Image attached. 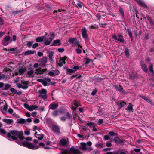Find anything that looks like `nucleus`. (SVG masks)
<instances>
[{
    "label": "nucleus",
    "mask_w": 154,
    "mask_h": 154,
    "mask_svg": "<svg viewBox=\"0 0 154 154\" xmlns=\"http://www.w3.org/2000/svg\"><path fill=\"white\" fill-rule=\"evenodd\" d=\"M8 108V105L6 103H5L2 107V108L1 109V111L2 113L4 114V112L7 111Z\"/></svg>",
    "instance_id": "nucleus-22"
},
{
    "label": "nucleus",
    "mask_w": 154,
    "mask_h": 154,
    "mask_svg": "<svg viewBox=\"0 0 154 154\" xmlns=\"http://www.w3.org/2000/svg\"><path fill=\"white\" fill-rule=\"evenodd\" d=\"M125 30H126V31L127 32H128V33L129 35H130L132 34V33H131V29H125Z\"/></svg>",
    "instance_id": "nucleus-60"
},
{
    "label": "nucleus",
    "mask_w": 154,
    "mask_h": 154,
    "mask_svg": "<svg viewBox=\"0 0 154 154\" xmlns=\"http://www.w3.org/2000/svg\"><path fill=\"white\" fill-rule=\"evenodd\" d=\"M45 36H42L37 38L36 39V41L37 42H41L43 41L44 38Z\"/></svg>",
    "instance_id": "nucleus-28"
},
{
    "label": "nucleus",
    "mask_w": 154,
    "mask_h": 154,
    "mask_svg": "<svg viewBox=\"0 0 154 154\" xmlns=\"http://www.w3.org/2000/svg\"><path fill=\"white\" fill-rule=\"evenodd\" d=\"M34 136H35L39 140H42L43 139V134H38L37 132H35V133Z\"/></svg>",
    "instance_id": "nucleus-25"
},
{
    "label": "nucleus",
    "mask_w": 154,
    "mask_h": 154,
    "mask_svg": "<svg viewBox=\"0 0 154 154\" xmlns=\"http://www.w3.org/2000/svg\"><path fill=\"white\" fill-rule=\"evenodd\" d=\"M153 65L151 63L149 64V71L151 72H153Z\"/></svg>",
    "instance_id": "nucleus-42"
},
{
    "label": "nucleus",
    "mask_w": 154,
    "mask_h": 154,
    "mask_svg": "<svg viewBox=\"0 0 154 154\" xmlns=\"http://www.w3.org/2000/svg\"><path fill=\"white\" fill-rule=\"evenodd\" d=\"M91 61V60L89 59H87L86 60V61L85 63V64H88Z\"/></svg>",
    "instance_id": "nucleus-62"
},
{
    "label": "nucleus",
    "mask_w": 154,
    "mask_h": 154,
    "mask_svg": "<svg viewBox=\"0 0 154 154\" xmlns=\"http://www.w3.org/2000/svg\"><path fill=\"white\" fill-rule=\"evenodd\" d=\"M8 112L11 114H12L14 112L13 110L11 108L8 109Z\"/></svg>",
    "instance_id": "nucleus-52"
},
{
    "label": "nucleus",
    "mask_w": 154,
    "mask_h": 154,
    "mask_svg": "<svg viewBox=\"0 0 154 154\" xmlns=\"http://www.w3.org/2000/svg\"><path fill=\"white\" fill-rule=\"evenodd\" d=\"M128 109L129 111H133V105L131 103H129L128 106Z\"/></svg>",
    "instance_id": "nucleus-35"
},
{
    "label": "nucleus",
    "mask_w": 154,
    "mask_h": 154,
    "mask_svg": "<svg viewBox=\"0 0 154 154\" xmlns=\"http://www.w3.org/2000/svg\"><path fill=\"white\" fill-rule=\"evenodd\" d=\"M110 138V137L109 136L106 135L104 136L103 139L105 140H109Z\"/></svg>",
    "instance_id": "nucleus-53"
},
{
    "label": "nucleus",
    "mask_w": 154,
    "mask_h": 154,
    "mask_svg": "<svg viewBox=\"0 0 154 154\" xmlns=\"http://www.w3.org/2000/svg\"><path fill=\"white\" fill-rule=\"evenodd\" d=\"M10 85L8 84H6L4 85L3 88H2V90H7L10 87Z\"/></svg>",
    "instance_id": "nucleus-34"
},
{
    "label": "nucleus",
    "mask_w": 154,
    "mask_h": 154,
    "mask_svg": "<svg viewBox=\"0 0 154 154\" xmlns=\"http://www.w3.org/2000/svg\"><path fill=\"white\" fill-rule=\"evenodd\" d=\"M108 134L110 136H115L116 135V134L114 132L112 131L109 132L108 133Z\"/></svg>",
    "instance_id": "nucleus-56"
},
{
    "label": "nucleus",
    "mask_w": 154,
    "mask_h": 154,
    "mask_svg": "<svg viewBox=\"0 0 154 154\" xmlns=\"http://www.w3.org/2000/svg\"><path fill=\"white\" fill-rule=\"evenodd\" d=\"M58 106V103L55 104L54 103H51L49 106V109L54 110L57 108Z\"/></svg>",
    "instance_id": "nucleus-15"
},
{
    "label": "nucleus",
    "mask_w": 154,
    "mask_h": 154,
    "mask_svg": "<svg viewBox=\"0 0 154 154\" xmlns=\"http://www.w3.org/2000/svg\"><path fill=\"white\" fill-rule=\"evenodd\" d=\"M55 35L54 33H52L50 35L49 38L47 39L44 42V44L46 45H49L54 38Z\"/></svg>",
    "instance_id": "nucleus-7"
},
{
    "label": "nucleus",
    "mask_w": 154,
    "mask_h": 154,
    "mask_svg": "<svg viewBox=\"0 0 154 154\" xmlns=\"http://www.w3.org/2000/svg\"><path fill=\"white\" fill-rule=\"evenodd\" d=\"M73 104L74 105V106H76L72 107V109H73V110H75L77 109V107L80 105L79 102L75 100L74 101L73 103Z\"/></svg>",
    "instance_id": "nucleus-19"
},
{
    "label": "nucleus",
    "mask_w": 154,
    "mask_h": 154,
    "mask_svg": "<svg viewBox=\"0 0 154 154\" xmlns=\"http://www.w3.org/2000/svg\"><path fill=\"white\" fill-rule=\"evenodd\" d=\"M60 142L61 145L63 146L66 145L67 144V140L65 139H61L60 140Z\"/></svg>",
    "instance_id": "nucleus-20"
},
{
    "label": "nucleus",
    "mask_w": 154,
    "mask_h": 154,
    "mask_svg": "<svg viewBox=\"0 0 154 154\" xmlns=\"http://www.w3.org/2000/svg\"><path fill=\"white\" fill-rule=\"evenodd\" d=\"M106 154H118V153L116 152H107Z\"/></svg>",
    "instance_id": "nucleus-64"
},
{
    "label": "nucleus",
    "mask_w": 154,
    "mask_h": 154,
    "mask_svg": "<svg viewBox=\"0 0 154 154\" xmlns=\"http://www.w3.org/2000/svg\"><path fill=\"white\" fill-rule=\"evenodd\" d=\"M114 87L116 89V91L120 92L122 94H125V91L123 90L122 87L120 85H115Z\"/></svg>",
    "instance_id": "nucleus-12"
},
{
    "label": "nucleus",
    "mask_w": 154,
    "mask_h": 154,
    "mask_svg": "<svg viewBox=\"0 0 154 154\" xmlns=\"http://www.w3.org/2000/svg\"><path fill=\"white\" fill-rule=\"evenodd\" d=\"M33 43V42H30V41H28L27 42V45L29 47H30L32 45V43Z\"/></svg>",
    "instance_id": "nucleus-51"
},
{
    "label": "nucleus",
    "mask_w": 154,
    "mask_h": 154,
    "mask_svg": "<svg viewBox=\"0 0 154 154\" xmlns=\"http://www.w3.org/2000/svg\"><path fill=\"white\" fill-rule=\"evenodd\" d=\"M5 77V75L4 74H2L0 75V80L4 79Z\"/></svg>",
    "instance_id": "nucleus-63"
},
{
    "label": "nucleus",
    "mask_w": 154,
    "mask_h": 154,
    "mask_svg": "<svg viewBox=\"0 0 154 154\" xmlns=\"http://www.w3.org/2000/svg\"><path fill=\"white\" fill-rule=\"evenodd\" d=\"M80 147L81 149L83 150L87 149V146L86 143H81Z\"/></svg>",
    "instance_id": "nucleus-26"
},
{
    "label": "nucleus",
    "mask_w": 154,
    "mask_h": 154,
    "mask_svg": "<svg viewBox=\"0 0 154 154\" xmlns=\"http://www.w3.org/2000/svg\"><path fill=\"white\" fill-rule=\"evenodd\" d=\"M60 40L59 39L56 40L54 41L53 44H52L51 46H57L60 45Z\"/></svg>",
    "instance_id": "nucleus-23"
},
{
    "label": "nucleus",
    "mask_w": 154,
    "mask_h": 154,
    "mask_svg": "<svg viewBox=\"0 0 154 154\" xmlns=\"http://www.w3.org/2000/svg\"><path fill=\"white\" fill-rule=\"evenodd\" d=\"M52 71L53 72L54 75V76L58 75L60 73V72L57 69H56L55 70H52Z\"/></svg>",
    "instance_id": "nucleus-38"
},
{
    "label": "nucleus",
    "mask_w": 154,
    "mask_h": 154,
    "mask_svg": "<svg viewBox=\"0 0 154 154\" xmlns=\"http://www.w3.org/2000/svg\"><path fill=\"white\" fill-rule=\"evenodd\" d=\"M2 44L3 45L6 46L8 45V42L3 40L2 42Z\"/></svg>",
    "instance_id": "nucleus-55"
},
{
    "label": "nucleus",
    "mask_w": 154,
    "mask_h": 154,
    "mask_svg": "<svg viewBox=\"0 0 154 154\" xmlns=\"http://www.w3.org/2000/svg\"><path fill=\"white\" fill-rule=\"evenodd\" d=\"M126 104V103L124 102V101H122V102L120 103L119 104V106L120 107H122L123 106L125 105Z\"/></svg>",
    "instance_id": "nucleus-45"
},
{
    "label": "nucleus",
    "mask_w": 154,
    "mask_h": 154,
    "mask_svg": "<svg viewBox=\"0 0 154 154\" xmlns=\"http://www.w3.org/2000/svg\"><path fill=\"white\" fill-rule=\"evenodd\" d=\"M73 70H74V72L75 71H76L78 70L79 69V67L78 66H75L73 67Z\"/></svg>",
    "instance_id": "nucleus-54"
},
{
    "label": "nucleus",
    "mask_w": 154,
    "mask_h": 154,
    "mask_svg": "<svg viewBox=\"0 0 154 154\" xmlns=\"http://www.w3.org/2000/svg\"><path fill=\"white\" fill-rule=\"evenodd\" d=\"M118 36L119 38H118V41L123 43L125 41L124 38L120 34H119L118 35Z\"/></svg>",
    "instance_id": "nucleus-27"
},
{
    "label": "nucleus",
    "mask_w": 154,
    "mask_h": 154,
    "mask_svg": "<svg viewBox=\"0 0 154 154\" xmlns=\"http://www.w3.org/2000/svg\"><path fill=\"white\" fill-rule=\"evenodd\" d=\"M97 26L96 25H91L89 27V28L90 29H94L97 28Z\"/></svg>",
    "instance_id": "nucleus-41"
},
{
    "label": "nucleus",
    "mask_w": 154,
    "mask_h": 154,
    "mask_svg": "<svg viewBox=\"0 0 154 154\" xmlns=\"http://www.w3.org/2000/svg\"><path fill=\"white\" fill-rule=\"evenodd\" d=\"M24 107L29 111H32L33 110H36L38 107L36 105H32L29 106L26 103H25L24 105Z\"/></svg>",
    "instance_id": "nucleus-6"
},
{
    "label": "nucleus",
    "mask_w": 154,
    "mask_h": 154,
    "mask_svg": "<svg viewBox=\"0 0 154 154\" xmlns=\"http://www.w3.org/2000/svg\"><path fill=\"white\" fill-rule=\"evenodd\" d=\"M40 120L39 119H36L33 120V122L34 123H39Z\"/></svg>",
    "instance_id": "nucleus-59"
},
{
    "label": "nucleus",
    "mask_w": 154,
    "mask_h": 154,
    "mask_svg": "<svg viewBox=\"0 0 154 154\" xmlns=\"http://www.w3.org/2000/svg\"><path fill=\"white\" fill-rule=\"evenodd\" d=\"M146 17H147V18L148 19V20L150 22V24L151 25H154V23L153 21V20H152V19L148 15H146Z\"/></svg>",
    "instance_id": "nucleus-30"
},
{
    "label": "nucleus",
    "mask_w": 154,
    "mask_h": 154,
    "mask_svg": "<svg viewBox=\"0 0 154 154\" xmlns=\"http://www.w3.org/2000/svg\"><path fill=\"white\" fill-rule=\"evenodd\" d=\"M26 71V67L21 66L18 69V73L17 75H21L23 74Z\"/></svg>",
    "instance_id": "nucleus-8"
},
{
    "label": "nucleus",
    "mask_w": 154,
    "mask_h": 154,
    "mask_svg": "<svg viewBox=\"0 0 154 154\" xmlns=\"http://www.w3.org/2000/svg\"><path fill=\"white\" fill-rule=\"evenodd\" d=\"M81 75H79L78 74H75L71 76V78L72 79L73 78H79L81 77Z\"/></svg>",
    "instance_id": "nucleus-36"
},
{
    "label": "nucleus",
    "mask_w": 154,
    "mask_h": 154,
    "mask_svg": "<svg viewBox=\"0 0 154 154\" xmlns=\"http://www.w3.org/2000/svg\"><path fill=\"white\" fill-rule=\"evenodd\" d=\"M37 81L41 83L43 85L45 86L47 85V82H50L51 81V79L48 78H45L43 79H38Z\"/></svg>",
    "instance_id": "nucleus-5"
},
{
    "label": "nucleus",
    "mask_w": 154,
    "mask_h": 154,
    "mask_svg": "<svg viewBox=\"0 0 154 154\" xmlns=\"http://www.w3.org/2000/svg\"><path fill=\"white\" fill-rule=\"evenodd\" d=\"M119 11L121 14L122 16L123 17H124V11L123 9L122 8H120L119 9Z\"/></svg>",
    "instance_id": "nucleus-48"
},
{
    "label": "nucleus",
    "mask_w": 154,
    "mask_h": 154,
    "mask_svg": "<svg viewBox=\"0 0 154 154\" xmlns=\"http://www.w3.org/2000/svg\"><path fill=\"white\" fill-rule=\"evenodd\" d=\"M67 58L66 56H64L62 58L60 59L59 62L57 63V64L60 67L62 66L64 64H65V60Z\"/></svg>",
    "instance_id": "nucleus-10"
},
{
    "label": "nucleus",
    "mask_w": 154,
    "mask_h": 154,
    "mask_svg": "<svg viewBox=\"0 0 154 154\" xmlns=\"http://www.w3.org/2000/svg\"><path fill=\"white\" fill-rule=\"evenodd\" d=\"M34 72L33 70H30L28 72L27 74L29 75V77H32L34 76L33 75Z\"/></svg>",
    "instance_id": "nucleus-31"
},
{
    "label": "nucleus",
    "mask_w": 154,
    "mask_h": 154,
    "mask_svg": "<svg viewBox=\"0 0 154 154\" xmlns=\"http://www.w3.org/2000/svg\"><path fill=\"white\" fill-rule=\"evenodd\" d=\"M97 90H94L91 93V94L92 96L95 95L97 92Z\"/></svg>",
    "instance_id": "nucleus-57"
},
{
    "label": "nucleus",
    "mask_w": 154,
    "mask_h": 154,
    "mask_svg": "<svg viewBox=\"0 0 154 154\" xmlns=\"http://www.w3.org/2000/svg\"><path fill=\"white\" fill-rule=\"evenodd\" d=\"M95 146L97 147L101 148L103 147V145L102 144L98 143L95 145Z\"/></svg>",
    "instance_id": "nucleus-46"
},
{
    "label": "nucleus",
    "mask_w": 154,
    "mask_h": 154,
    "mask_svg": "<svg viewBox=\"0 0 154 154\" xmlns=\"http://www.w3.org/2000/svg\"><path fill=\"white\" fill-rule=\"evenodd\" d=\"M52 130L55 132L58 133L59 132L60 130L58 127L56 125H53L52 126Z\"/></svg>",
    "instance_id": "nucleus-21"
},
{
    "label": "nucleus",
    "mask_w": 154,
    "mask_h": 154,
    "mask_svg": "<svg viewBox=\"0 0 154 154\" xmlns=\"http://www.w3.org/2000/svg\"><path fill=\"white\" fill-rule=\"evenodd\" d=\"M46 70L47 69H38L36 70L35 73L37 75H42L43 74Z\"/></svg>",
    "instance_id": "nucleus-14"
},
{
    "label": "nucleus",
    "mask_w": 154,
    "mask_h": 154,
    "mask_svg": "<svg viewBox=\"0 0 154 154\" xmlns=\"http://www.w3.org/2000/svg\"><path fill=\"white\" fill-rule=\"evenodd\" d=\"M53 55V52L51 51L49 52L48 57L50 60H53L52 57Z\"/></svg>",
    "instance_id": "nucleus-39"
},
{
    "label": "nucleus",
    "mask_w": 154,
    "mask_h": 154,
    "mask_svg": "<svg viewBox=\"0 0 154 154\" xmlns=\"http://www.w3.org/2000/svg\"><path fill=\"white\" fill-rule=\"evenodd\" d=\"M125 54L127 57V58L129 57V51H128V49L127 48H126L125 49Z\"/></svg>",
    "instance_id": "nucleus-37"
},
{
    "label": "nucleus",
    "mask_w": 154,
    "mask_h": 154,
    "mask_svg": "<svg viewBox=\"0 0 154 154\" xmlns=\"http://www.w3.org/2000/svg\"><path fill=\"white\" fill-rule=\"evenodd\" d=\"M52 114L53 116H56L58 115V112L57 110H56L54 111L52 113Z\"/></svg>",
    "instance_id": "nucleus-47"
},
{
    "label": "nucleus",
    "mask_w": 154,
    "mask_h": 154,
    "mask_svg": "<svg viewBox=\"0 0 154 154\" xmlns=\"http://www.w3.org/2000/svg\"><path fill=\"white\" fill-rule=\"evenodd\" d=\"M139 96L140 97L144 99L145 100H146L148 102L149 101V99H148L146 97H145V96H144L143 95H140Z\"/></svg>",
    "instance_id": "nucleus-40"
},
{
    "label": "nucleus",
    "mask_w": 154,
    "mask_h": 154,
    "mask_svg": "<svg viewBox=\"0 0 154 154\" xmlns=\"http://www.w3.org/2000/svg\"><path fill=\"white\" fill-rule=\"evenodd\" d=\"M23 134L22 132L16 130H12L7 134L8 140L10 141L12 140H15L18 138L19 140L16 141L18 144L31 149L35 150L38 149L39 147L38 145H34L33 143L26 141L23 142L22 140L24 139Z\"/></svg>",
    "instance_id": "nucleus-1"
},
{
    "label": "nucleus",
    "mask_w": 154,
    "mask_h": 154,
    "mask_svg": "<svg viewBox=\"0 0 154 154\" xmlns=\"http://www.w3.org/2000/svg\"><path fill=\"white\" fill-rule=\"evenodd\" d=\"M135 1L142 7H143L144 8H147V6L144 2L141 0H135Z\"/></svg>",
    "instance_id": "nucleus-18"
},
{
    "label": "nucleus",
    "mask_w": 154,
    "mask_h": 154,
    "mask_svg": "<svg viewBox=\"0 0 154 154\" xmlns=\"http://www.w3.org/2000/svg\"><path fill=\"white\" fill-rule=\"evenodd\" d=\"M18 122L20 124H25L26 123V120L24 119H20Z\"/></svg>",
    "instance_id": "nucleus-32"
},
{
    "label": "nucleus",
    "mask_w": 154,
    "mask_h": 154,
    "mask_svg": "<svg viewBox=\"0 0 154 154\" xmlns=\"http://www.w3.org/2000/svg\"><path fill=\"white\" fill-rule=\"evenodd\" d=\"M92 154H99V152L97 150H94L92 152Z\"/></svg>",
    "instance_id": "nucleus-61"
},
{
    "label": "nucleus",
    "mask_w": 154,
    "mask_h": 154,
    "mask_svg": "<svg viewBox=\"0 0 154 154\" xmlns=\"http://www.w3.org/2000/svg\"><path fill=\"white\" fill-rule=\"evenodd\" d=\"M35 51L34 50H29L26 51L24 53L25 55H28L30 54H32L34 53Z\"/></svg>",
    "instance_id": "nucleus-24"
},
{
    "label": "nucleus",
    "mask_w": 154,
    "mask_h": 154,
    "mask_svg": "<svg viewBox=\"0 0 154 154\" xmlns=\"http://www.w3.org/2000/svg\"><path fill=\"white\" fill-rule=\"evenodd\" d=\"M114 140L117 143L120 144L122 145L124 143L123 141L121 140L119 137H116L114 138Z\"/></svg>",
    "instance_id": "nucleus-17"
},
{
    "label": "nucleus",
    "mask_w": 154,
    "mask_h": 154,
    "mask_svg": "<svg viewBox=\"0 0 154 154\" xmlns=\"http://www.w3.org/2000/svg\"><path fill=\"white\" fill-rule=\"evenodd\" d=\"M76 51L77 53L80 54L82 52V50L81 49L77 48L76 49Z\"/></svg>",
    "instance_id": "nucleus-50"
},
{
    "label": "nucleus",
    "mask_w": 154,
    "mask_h": 154,
    "mask_svg": "<svg viewBox=\"0 0 154 154\" xmlns=\"http://www.w3.org/2000/svg\"><path fill=\"white\" fill-rule=\"evenodd\" d=\"M2 124L0 122V128L1 127ZM0 132L3 134H6V131L5 129L2 128H0Z\"/></svg>",
    "instance_id": "nucleus-33"
},
{
    "label": "nucleus",
    "mask_w": 154,
    "mask_h": 154,
    "mask_svg": "<svg viewBox=\"0 0 154 154\" xmlns=\"http://www.w3.org/2000/svg\"><path fill=\"white\" fill-rule=\"evenodd\" d=\"M49 75L54 76V73H53V72L52 71H50L48 73Z\"/></svg>",
    "instance_id": "nucleus-58"
},
{
    "label": "nucleus",
    "mask_w": 154,
    "mask_h": 154,
    "mask_svg": "<svg viewBox=\"0 0 154 154\" xmlns=\"http://www.w3.org/2000/svg\"><path fill=\"white\" fill-rule=\"evenodd\" d=\"M10 39V37L8 35L6 36H5L4 38V40L8 42Z\"/></svg>",
    "instance_id": "nucleus-44"
},
{
    "label": "nucleus",
    "mask_w": 154,
    "mask_h": 154,
    "mask_svg": "<svg viewBox=\"0 0 154 154\" xmlns=\"http://www.w3.org/2000/svg\"><path fill=\"white\" fill-rule=\"evenodd\" d=\"M2 121L8 125H11L13 123V120L12 119H3Z\"/></svg>",
    "instance_id": "nucleus-13"
},
{
    "label": "nucleus",
    "mask_w": 154,
    "mask_h": 154,
    "mask_svg": "<svg viewBox=\"0 0 154 154\" xmlns=\"http://www.w3.org/2000/svg\"><path fill=\"white\" fill-rule=\"evenodd\" d=\"M39 97L43 99H46L47 98V91L45 89H42L39 90L38 91Z\"/></svg>",
    "instance_id": "nucleus-3"
},
{
    "label": "nucleus",
    "mask_w": 154,
    "mask_h": 154,
    "mask_svg": "<svg viewBox=\"0 0 154 154\" xmlns=\"http://www.w3.org/2000/svg\"><path fill=\"white\" fill-rule=\"evenodd\" d=\"M140 65L143 70L145 72H147L148 71V68L146 65L142 61L140 62Z\"/></svg>",
    "instance_id": "nucleus-16"
},
{
    "label": "nucleus",
    "mask_w": 154,
    "mask_h": 154,
    "mask_svg": "<svg viewBox=\"0 0 154 154\" xmlns=\"http://www.w3.org/2000/svg\"><path fill=\"white\" fill-rule=\"evenodd\" d=\"M67 71L70 74L74 72V70L69 69H67Z\"/></svg>",
    "instance_id": "nucleus-49"
},
{
    "label": "nucleus",
    "mask_w": 154,
    "mask_h": 154,
    "mask_svg": "<svg viewBox=\"0 0 154 154\" xmlns=\"http://www.w3.org/2000/svg\"><path fill=\"white\" fill-rule=\"evenodd\" d=\"M17 50V49L16 48H10L9 49H8L7 50L8 51H16Z\"/></svg>",
    "instance_id": "nucleus-43"
},
{
    "label": "nucleus",
    "mask_w": 154,
    "mask_h": 154,
    "mask_svg": "<svg viewBox=\"0 0 154 154\" xmlns=\"http://www.w3.org/2000/svg\"><path fill=\"white\" fill-rule=\"evenodd\" d=\"M40 63L39 65L44 66L46 63L47 62V59L46 57H44L40 59L39 60Z\"/></svg>",
    "instance_id": "nucleus-9"
},
{
    "label": "nucleus",
    "mask_w": 154,
    "mask_h": 154,
    "mask_svg": "<svg viewBox=\"0 0 154 154\" xmlns=\"http://www.w3.org/2000/svg\"><path fill=\"white\" fill-rule=\"evenodd\" d=\"M69 42L72 44L73 46H79L81 48H82V46L80 45L79 42L75 38H70L69 40Z\"/></svg>",
    "instance_id": "nucleus-4"
},
{
    "label": "nucleus",
    "mask_w": 154,
    "mask_h": 154,
    "mask_svg": "<svg viewBox=\"0 0 154 154\" xmlns=\"http://www.w3.org/2000/svg\"><path fill=\"white\" fill-rule=\"evenodd\" d=\"M86 125L91 128H93L95 126V124L93 122H89L87 123Z\"/></svg>",
    "instance_id": "nucleus-29"
},
{
    "label": "nucleus",
    "mask_w": 154,
    "mask_h": 154,
    "mask_svg": "<svg viewBox=\"0 0 154 154\" xmlns=\"http://www.w3.org/2000/svg\"><path fill=\"white\" fill-rule=\"evenodd\" d=\"M83 38L85 39H86L88 38V35L87 33V30L85 28H82L81 30Z\"/></svg>",
    "instance_id": "nucleus-11"
},
{
    "label": "nucleus",
    "mask_w": 154,
    "mask_h": 154,
    "mask_svg": "<svg viewBox=\"0 0 154 154\" xmlns=\"http://www.w3.org/2000/svg\"><path fill=\"white\" fill-rule=\"evenodd\" d=\"M70 152L73 154H82V152L78 149L74 147H71L69 150H63L61 152V154H70Z\"/></svg>",
    "instance_id": "nucleus-2"
}]
</instances>
